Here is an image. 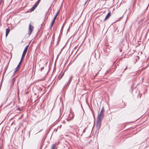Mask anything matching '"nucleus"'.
Instances as JSON below:
<instances>
[{
	"label": "nucleus",
	"instance_id": "4468645a",
	"mask_svg": "<svg viewBox=\"0 0 149 149\" xmlns=\"http://www.w3.org/2000/svg\"><path fill=\"white\" fill-rule=\"evenodd\" d=\"M56 16H55L54 18L53 19V20L52 21H54V22L56 19Z\"/></svg>",
	"mask_w": 149,
	"mask_h": 149
},
{
	"label": "nucleus",
	"instance_id": "ddd939ff",
	"mask_svg": "<svg viewBox=\"0 0 149 149\" xmlns=\"http://www.w3.org/2000/svg\"><path fill=\"white\" fill-rule=\"evenodd\" d=\"M54 22V21H52V22L51 24V28L52 27Z\"/></svg>",
	"mask_w": 149,
	"mask_h": 149
},
{
	"label": "nucleus",
	"instance_id": "f03ea898",
	"mask_svg": "<svg viewBox=\"0 0 149 149\" xmlns=\"http://www.w3.org/2000/svg\"><path fill=\"white\" fill-rule=\"evenodd\" d=\"M102 119L97 118L96 126L97 129H100L101 125V121Z\"/></svg>",
	"mask_w": 149,
	"mask_h": 149
},
{
	"label": "nucleus",
	"instance_id": "f8f14e48",
	"mask_svg": "<svg viewBox=\"0 0 149 149\" xmlns=\"http://www.w3.org/2000/svg\"><path fill=\"white\" fill-rule=\"evenodd\" d=\"M26 54H24V53H23V54H22V57H21V59L22 60H23V59L24 58V57L25 56V55Z\"/></svg>",
	"mask_w": 149,
	"mask_h": 149
},
{
	"label": "nucleus",
	"instance_id": "6e6552de",
	"mask_svg": "<svg viewBox=\"0 0 149 149\" xmlns=\"http://www.w3.org/2000/svg\"><path fill=\"white\" fill-rule=\"evenodd\" d=\"M29 46V45H28L26 46V47H25V48L24 50L23 53L26 54V53L27 52Z\"/></svg>",
	"mask_w": 149,
	"mask_h": 149
},
{
	"label": "nucleus",
	"instance_id": "c85d7f7f",
	"mask_svg": "<svg viewBox=\"0 0 149 149\" xmlns=\"http://www.w3.org/2000/svg\"><path fill=\"white\" fill-rule=\"evenodd\" d=\"M1 1H2V0H1Z\"/></svg>",
	"mask_w": 149,
	"mask_h": 149
},
{
	"label": "nucleus",
	"instance_id": "20e7f679",
	"mask_svg": "<svg viewBox=\"0 0 149 149\" xmlns=\"http://www.w3.org/2000/svg\"><path fill=\"white\" fill-rule=\"evenodd\" d=\"M123 40L122 41H121L119 43V45L118 46V47L119 48L120 51V52L122 51V49L124 46V44L123 43Z\"/></svg>",
	"mask_w": 149,
	"mask_h": 149
},
{
	"label": "nucleus",
	"instance_id": "2eb2a0df",
	"mask_svg": "<svg viewBox=\"0 0 149 149\" xmlns=\"http://www.w3.org/2000/svg\"><path fill=\"white\" fill-rule=\"evenodd\" d=\"M41 0H38L37 1L36 3L38 5L39 3L40 2Z\"/></svg>",
	"mask_w": 149,
	"mask_h": 149
},
{
	"label": "nucleus",
	"instance_id": "7ed1b4c3",
	"mask_svg": "<svg viewBox=\"0 0 149 149\" xmlns=\"http://www.w3.org/2000/svg\"><path fill=\"white\" fill-rule=\"evenodd\" d=\"M104 108L103 107L101 111L100 112L99 115L98 116L97 118L103 119L104 117Z\"/></svg>",
	"mask_w": 149,
	"mask_h": 149
},
{
	"label": "nucleus",
	"instance_id": "423d86ee",
	"mask_svg": "<svg viewBox=\"0 0 149 149\" xmlns=\"http://www.w3.org/2000/svg\"><path fill=\"white\" fill-rule=\"evenodd\" d=\"M38 4H37L36 3L34 4L33 6L31 8V12L33 11L37 7Z\"/></svg>",
	"mask_w": 149,
	"mask_h": 149
},
{
	"label": "nucleus",
	"instance_id": "a878e982",
	"mask_svg": "<svg viewBox=\"0 0 149 149\" xmlns=\"http://www.w3.org/2000/svg\"><path fill=\"white\" fill-rule=\"evenodd\" d=\"M102 68L101 67H100V70H99V71H100L101 70V69H102Z\"/></svg>",
	"mask_w": 149,
	"mask_h": 149
},
{
	"label": "nucleus",
	"instance_id": "9b49d317",
	"mask_svg": "<svg viewBox=\"0 0 149 149\" xmlns=\"http://www.w3.org/2000/svg\"><path fill=\"white\" fill-rule=\"evenodd\" d=\"M19 67H17L16 68L14 71V74H15L17 71H18L19 70Z\"/></svg>",
	"mask_w": 149,
	"mask_h": 149
},
{
	"label": "nucleus",
	"instance_id": "aec40b11",
	"mask_svg": "<svg viewBox=\"0 0 149 149\" xmlns=\"http://www.w3.org/2000/svg\"><path fill=\"white\" fill-rule=\"evenodd\" d=\"M21 65V64H20V63H19L18 64V65L17 66V67H20V65Z\"/></svg>",
	"mask_w": 149,
	"mask_h": 149
},
{
	"label": "nucleus",
	"instance_id": "9d476101",
	"mask_svg": "<svg viewBox=\"0 0 149 149\" xmlns=\"http://www.w3.org/2000/svg\"><path fill=\"white\" fill-rule=\"evenodd\" d=\"M56 146V143L52 144L51 146V149H54L55 147Z\"/></svg>",
	"mask_w": 149,
	"mask_h": 149
},
{
	"label": "nucleus",
	"instance_id": "b1692460",
	"mask_svg": "<svg viewBox=\"0 0 149 149\" xmlns=\"http://www.w3.org/2000/svg\"><path fill=\"white\" fill-rule=\"evenodd\" d=\"M66 119L68 121H69L70 120V119L69 118H67Z\"/></svg>",
	"mask_w": 149,
	"mask_h": 149
},
{
	"label": "nucleus",
	"instance_id": "6ab92c4d",
	"mask_svg": "<svg viewBox=\"0 0 149 149\" xmlns=\"http://www.w3.org/2000/svg\"><path fill=\"white\" fill-rule=\"evenodd\" d=\"M59 13V11H58L56 13V15H55V16H56V17H57V15H58V14Z\"/></svg>",
	"mask_w": 149,
	"mask_h": 149
},
{
	"label": "nucleus",
	"instance_id": "4be33fe9",
	"mask_svg": "<svg viewBox=\"0 0 149 149\" xmlns=\"http://www.w3.org/2000/svg\"><path fill=\"white\" fill-rule=\"evenodd\" d=\"M127 68V66H126V68H125L124 70L123 71V72H124V71H125Z\"/></svg>",
	"mask_w": 149,
	"mask_h": 149
},
{
	"label": "nucleus",
	"instance_id": "0eeeda50",
	"mask_svg": "<svg viewBox=\"0 0 149 149\" xmlns=\"http://www.w3.org/2000/svg\"><path fill=\"white\" fill-rule=\"evenodd\" d=\"M111 12H109L106 15L105 18L104 20V22L107 19L109 18V17L111 15Z\"/></svg>",
	"mask_w": 149,
	"mask_h": 149
},
{
	"label": "nucleus",
	"instance_id": "a211bd4d",
	"mask_svg": "<svg viewBox=\"0 0 149 149\" xmlns=\"http://www.w3.org/2000/svg\"><path fill=\"white\" fill-rule=\"evenodd\" d=\"M58 129V128L55 129L54 130V131H55L56 132L57 131Z\"/></svg>",
	"mask_w": 149,
	"mask_h": 149
},
{
	"label": "nucleus",
	"instance_id": "5701e85b",
	"mask_svg": "<svg viewBox=\"0 0 149 149\" xmlns=\"http://www.w3.org/2000/svg\"><path fill=\"white\" fill-rule=\"evenodd\" d=\"M61 126L60 125V126H58L57 128H58H58H61Z\"/></svg>",
	"mask_w": 149,
	"mask_h": 149
},
{
	"label": "nucleus",
	"instance_id": "f257e3e1",
	"mask_svg": "<svg viewBox=\"0 0 149 149\" xmlns=\"http://www.w3.org/2000/svg\"><path fill=\"white\" fill-rule=\"evenodd\" d=\"M34 29V27L33 26L31 25V23H30L29 25V28L28 29V35L30 36L32 32L33 31Z\"/></svg>",
	"mask_w": 149,
	"mask_h": 149
},
{
	"label": "nucleus",
	"instance_id": "bb28decb",
	"mask_svg": "<svg viewBox=\"0 0 149 149\" xmlns=\"http://www.w3.org/2000/svg\"><path fill=\"white\" fill-rule=\"evenodd\" d=\"M149 64H148V65H147V66Z\"/></svg>",
	"mask_w": 149,
	"mask_h": 149
},
{
	"label": "nucleus",
	"instance_id": "1a4fd4ad",
	"mask_svg": "<svg viewBox=\"0 0 149 149\" xmlns=\"http://www.w3.org/2000/svg\"><path fill=\"white\" fill-rule=\"evenodd\" d=\"M10 29L9 28H7V29H6V37H7L9 33L10 32Z\"/></svg>",
	"mask_w": 149,
	"mask_h": 149
},
{
	"label": "nucleus",
	"instance_id": "393cba45",
	"mask_svg": "<svg viewBox=\"0 0 149 149\" xmlns=\"http://www.w3.org/2000/svg\"><path fill=\"white\" fill-rule=\"evenodd\" d=\"M88 1V0H87L86 2H85L84 4H86V3L87 2V1Z\"/></svg>",
	"mask_w": 149,
	"mask_h": 149
},
{
	"label": "nucleus",
	"instance_id": "dca6fc26",
	"mask_svg": "<svg viewBox=\"0 0 149 149\" xmlns=\"http://www.w3.org/2000/svg\"><path fill=\"white\" fill-rule=\"evenodd\" d=\"M86 129V128H85L84 129V130H83V131H82L83 133H84L85 132Z\"/></svg>",
	"mask_w": 149,
	"mask_h": 149
},
{
	"label": "nucleus",
	"instance_id": "412c9836",
	"mask_svg": "<svg viewBox=\"0 0 149 149\" xmlns=\"http://www.w3.org/2000/svg\"><path fill=\"white\" fill-rule=\"evenodd\" d=\"M22 60H22V59H21L20 61L19 62V63H20V64H21V63H22Z\"/></svg>",
	"mask_w": 149,
	"mask_h": 149
},
{
	"label": "nucleus",
	"instance_id": "f3484780",
	"mask_svg": "<svg viewBox=\"0 0 149 149\" xmlns=\"http://www.w3.org/2000/svg\"><path fill=\"white\" fill-rule=\"evenodd\" d=\"M64 75V73H63L61 74V78L63 77V75Z\"/></svg>",
	"mask_w": 149,
	"mask_h": 149
},
{
	"label": "nucleus",
	"instance_id": "cd10ccee",
	"mask_svg": "<svg viewBox=\"0 0 149 149\" xmlns=\"http://www.w3.org/2000/svg\"><path fill=\"white\" fill-rule=\"evenodd\" d=\"M58 44V43H57V45Z\"/></svg>",
	"mask_w": 149,
	"mask_h": 149
},
{
	"label": "nucleus",
	"instance_id": "39448f33",
	"mask_svg": "<svg viewBox=\"0 0 149 149\" xmlns=\"http://www.w3.org/2000/svg\"><path fill=\"white\" fill-rule=\"evenodd\" d=\"M73 77V76L72 75L70 76V78L68 81V82L65 84V87H66L67 86H68L70 82L71 81Z\"/></svg>",
	"mask_w": 149,
	"mask_h": 149
}]
</instances>
